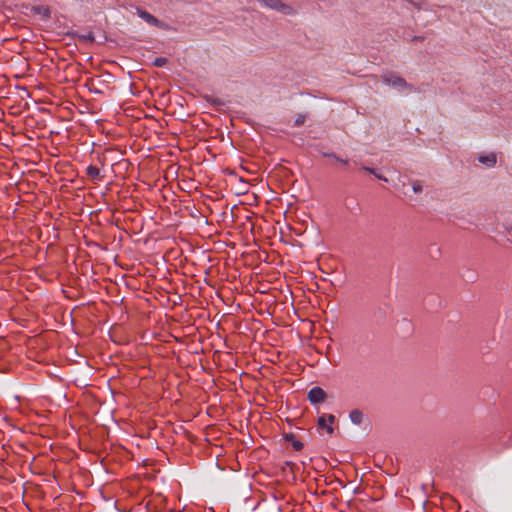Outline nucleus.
Segmentation results:
<instances>
[{"instance_id": "9d476101", "label": "nucleus", "mask_w": 512, "mask_h": 512, "mask_svg": "<svg viewBox=\"0 0 512 512\" xmlns=\"http://www.w3.org/2000/svg\"><path fill=\"white\" fill-rule=\"evenodd\" d=\"M234 328V332H237L239 334H244L248 336V331H250V328L248 326H245V328H242V322H231Z\"/></svg>"}, {"instance_id": "aec40b11", "label": "nucleus", "mask_w": 512, "mask_h": 512, "mask_svg": "<svg viewBox=\"0 0 512 512\" xmlns=\"http://www.w3.org/2000/svg\"><path fill=\"white\" fill-rule=\"evenodd\" d=\"M362 169L367 171V172H369L371 174V171H372L373 168L363 166Z\"/></svg>"}, {"instance_id": "7ed1b4c3", "label": "nucleus", "mask_w": 512, "mask_h": 512, "mask_svg": "<svg viewBox=\"0 0 512 512\" xmlns=\"http://www.w3.org/2000/svg\"><path fill=\"white\" fill-rule=\"evenodd\" d=\"M137 14L141 19H143L145 22H147L148 24H150L152 26H155V27H158V28L164 29V30L170 29V26L167 23L160 21L159 19H157L155 16H153L151 13H149L146 10L137 9Z\"/></svg>"}, {"instance_id": "cd10ccee", "label": "nucleus", "mask_w": 512, "mask_h": 512, "mask_svg": "<svg viewBox=\"0 0 512 512\" xmlns=\"http://www.w3.org/2000/svg\"><path fill=\"white\" fill-rule=\"evenodd\" d=\"M172 336H173L176 340H179V336L174 335V334H172Z\"/></svg>"}, {"instance_id": "412c9836", "label": "nucleus", "mask_w": 512, "mask_h": 512, "mask_svg": "<svg viewBox=\"0 0 512 512\" xmlns=\"http://www.w3.org/2000/svg\"><path fill=\"white\" fill-rule=\"evenodd\" d=\"M285 464L289 466L291 469L295 467V464L293 462H286Z\"/></svg>"}, {"instance_id": "393cba45", "label": "nucleus", "mask_w": 512, "mask_h": 512, "mask_svg": "<svg viewBox=\"0 0 512 512\" xmlns=\"http://www.w3.org/2000/svg\"><path fill=\"white\" fill-rule=\"evenodd\" d=\"M214 103H215V104H222V102H221L220 100H218V99H217V100H215V101H214Z\"/></svg>"}, {"instance_id": "b1692460", "label": "nucleus", "mask_w": 512, "mask_h": 512, "mask_svg": "<svg viewBox=\"0 0 512 512\" xmlns=\"http://www.w3.org/2000/svg\"><path fill=\"white\" fill-rule=\"evenodd\" d=\"M371 174H373L374 176H376L378 173H377V171H376L375 169H372Z\"/></svg>"}, {"instance_id": "dca6fc26", "label": "nucleus", "mask_w": 512, "mask_h": 512, "mask_svg": "<svg viewBox=\"0 0 512 512\" xmlns=\"http://www.w3.org/2000/svg\"><path fill=\"white\" fill-rule=\"evenodd\" d=\"M326 421L332 426L336 421V417L333 414H326Z\"/></svg>"}, {"instance_id": "9b49d317", "label": "nucleus", "mask_w": 512, "mask_h": 512, "mask_svg": "<svg viewBox=\"0 0 512 512\" xmlns=\"http://www.w3.org/2000/svg\"><path fill=\"white\" fill-rule=\"evenodd\" d=\"M324 157L331 158V159H333V160H335L337 162H340V163H342L344 165H347L349 163L348 160L342 159L341 157H339L337 154H335L333 152L332 153H324Z\"/></svg>"}, {"instance_id": "f03ea898", "label": "nucleus", "mask_w": 512, "mask_h": 512, "mask_svg": "<svg viewBox=\"0 0 512 512\" xmlns=\"http://www.w3.org/2000/svg\"><path fill=\"white\" fill-rule=\"evenodd\" d=\"M109 336L111 340L118 344L128 343L132 339V335H130L123 323L116 322L109 329Z\"/></svg>"}, {"instance_id": "4468645a", "label": "nucleus", "mask_w": 512, "mask_h": 512, "mask_svg": "<svg viewBox=\"0 0 512 512\" xmlns=\"http://www.w3.org/2000/svg\"><path fill=\"white\" fill-rule=\"evenodd\" d=\"M79 39L83 40V41H88V42H94L95 40V37H94V34L92 32H89L87 34H81L79 35Z\"/></svg>"}, {"instance_id": "a211bd4d", "label": "nucleus", "mask_w": 512, "mask_h": 512, "mask_svg": "<svg viewBox=\"0 0 512 512\" xmlns=\"http://www.w3.org/2000/svg\"><path fill=\"white\" fill-rule=\"evenodd\" d=\"M375 177H376V178H378L379 180L384 181V182H387V181H388L386 177H384L383 175H381V174H379V173H378Z\"/></svg>"}, {"instance_id": "423d86ee", "label": "nucleus", "mask_w": 512, "mask_h": 512, "mask_svg": "<svg viewBox=\"0 0 512 512\" xmlns=\"http://www.w3.org/2000/svg\"><path fill=\"white\" fill-rule=\"evenodd\" d=\"M284 440L290 443L295 451H301L304 447L303 443L296 439L293 433H285Z\"/></svg>"}, {"instance_id": "6ab92c4d", "label": "nucleus", "mask_w": 512, "mask_h": 512, "mask_svg": "<svg viewBox=\"0 0 512 512\" xmlns=\"http://www.w3.org/2000/svg\"><path fill=\"white\" fill-rule=\"evenodd\" d=\"M193 328H194V327H193V325H188V326H186L187 332H188L189 334L192 332Z\"/></svg>"}, {"instance_id": "5701e85b", "label": "nucleus", "mask_w": 512, "mask_h": 512, "mask_svg": "<svg viewBox=\"0 0 512 512\" xmlns=\"http://www.w3.org/2000/svg\"><path fill=\"white\" fill-rule=\"evenodd\" d=\"M222 322L217 321L215 322L216 328L219 329L221 327Z\"/></svg>"}, {"instance_id": "6e6552de", "label": "nucleus", "mask_w": 512, "mask_h": 512, "mask_svg": "<svg viewBox=\"0 0 512 512\" xmlns=\"http://www.w3.org/2000/svg\"><path fill=\"white\" fill-rule=\"evenodd\" d=\"M87 175L94 181H100L103 176L100 173V170L93 165H90L86 168Z\"/></svg>"}, {"instance_id": "ddd939ff", "label": "nucleus", "mask_w": 512, "mask_h": 512, "mask_svg": "<svg viewBox=\"0 0 512 512\" xmlns=\"http://www.w3.org/2000/svg\"><path fill=\"white\" fill-rule=\"evenodd\" d=\"M168 60L164 57H158L153 61V65L156 67H163L167 64Z\"/></svg>"}, {"instance_id": "f8f14e48", "label": "nucleus", "mask_w": 512, "mask_h": 512, "mask_svg": "<svg viewBox=\"0 0 512 512\" xmlns=\"http://www.w3.org/2000/svg\"><path fill=\"white\" fill-rule=\"evenodd\" d=\"M306 121V115L305 114H297L296 115V118H295V121H294V126H301L304 124V122Z\"/></svg>"}, {"instance_id": "a878e982", "label": "nucleus", "mask_w": 512, "mask_h": 512, "mask_svg": "<svg viewBox=\"0 0 512 512\" xmlns=\"http://www.w3.org/2000/svg\"><path fill=\"white\" fill-rule=\"evenodd\" d=\"M310 323H311V328H310V330L312 331V328L314 327L315 322H314V321H311Z\"/></svg>"}, {"instance_id": "39448f33", "label": "nucleus", "mask_w": 512, "mask_h": 512, "mask_svg": "<svg viewBox=\"0 0 512 512\" xmlns=\"http://www.w3.org/2000/svg\"><path fill=\"white\" fill-rule=\"evenodd\" d=\"M478 161H479L481 164H483V165H485V166H487V167L491 168V167H494V166L496 165V163H497V157H496V154H495V153H490V154H488V155H480V156L478 157Z\"/></svg>"}, {"instance_id": "2eb2a0df", "label": "nucleus", "mask_w": 512, "mask_h": 512, "mask_svg": "<svg viewBox=\"0 0 512 512\" xmlns=\"http://www.w3.org/2000/svg\"><path fill=\"white\" fill-rule=\"evenodd\" d=\"M412 190L414 193H421L423 191V187L421 185V182L416 180L412 183Z\"/></svg>"}, {"instance_id": "0eeeda50", "label": "nucleus", "mask_w": 512, "mask_h": 512, "mask_svg": "<svg viewBox=\"0 0 512 512\" xmlns=\"http://www.w3.org/2000/svg\"><path fill=\"white\" fill-rule=\"evenodd\" d=\"M317 428L318 430H326L328 434H332L334 432L333 426L329 425L326 421V414H323L317 419Z\"/></svg>"}, {"instance_id": "f257e3e1", "label": "nucleus", "mask_w": 512, "mask_h": 512, "mask_svg": "<svg viewBox=\"0 0 512 512\" xmlns=\"http://www.w3.org/2000/svg\"><path fill=\"white\" fill-rule=\"evenodd\" d=\"M382 82L389 85L401 92H412L415 88L412 84L406 82V80L395 73H386L382 75Z\"/></svg>"}, {"instance_id": "c85d7f7f", "label": "nucleus", "mask_w": 512, "mask_h": 512, "mask_svg": "<svg viewBox=\"0 0 512 512\" xmlns=\"http://www.w3.org/2000/svg\"><path fill=\"white\" fill-rule=\"evenodd\" d=\"M75 324H76V322L71 321V326H72L73 328H74Z\"/></svg>"}, {"instance_id": "1a4fd4ad", "label": "nucleus", "mask_w": 512, "mask_h": 512, "mask_svg": "<svg viewBox=\"0 0 512 512\" xmlns=\"http://www.w3.org/2000/svg\"><path fill=\"white\" fill-rule=\"evenodd\" d=\"M363 416V412L359 409H354L349 414L350 420L356 425H360L362 423Z\"/></svg>"}, {"instance_id": "bb28decb", "label": "nucleus", "mask_w": 512, "mask_h": 512, "mask_svg": "<svg viewBox=\"0 0 512 512\" xmlns=\"http://www.w3.org/2000/svg\"><path fill=\"white\" fill-rule=\"evenodd\" d=\"M414 39H415V40H417V41H420V40H422L423 38H422V37H415Z\"/></svg>"}, {"instance_id": "20e7f679", "label": "nucleus", "mask_w": 512, "mask_h": 512, "mask_svg": "<svg viewBox=\"0 0 512 512\" xmlns=\"http://www.w3.org/2000/svg\"><path fill=\"white\" fill-rule=\"evenodd\" d=\"M328 398L327 393L319 386H315L308 391L307 399L313 405L324 403Z\"/></svg>"}, {"instance_id": "f3484780", "label": "nucleus", "mask_w": 512, "mask_h": 512, "mask_svg": "<svg viewBox=\"0 0 512 512\" xmlns=\"http://www.w3.org/2000/svg\"><path fill=\"white\" fill-rule=\"evenodd\" d=\"M317 151L324 157V153H330L329 151L324 150L321 146L317 147Z\"/></svg>"}, {"instance_id": "4be33fe9", "label": "nucleus", "mask_w": 512, "mask_h": 512, "mask_svg": "<svg viewBox=\"0 0 512 512\" xmlns=\"http://www.w3.org/2000/svg\"><path fill=\"white\" fill-rule=\"evenodd\" d=\"M55 326L58 327V326H61V325H65V322H62V321H59V322H55Z\"/></svg>"}]
</instances>
